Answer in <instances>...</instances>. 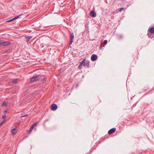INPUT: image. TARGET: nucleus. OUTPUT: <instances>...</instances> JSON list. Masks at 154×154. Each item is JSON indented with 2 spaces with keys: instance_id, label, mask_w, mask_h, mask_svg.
<instances>
[{
  "instance_id": "nucleus-4",
  "label": "nucleus",
  "mask_w": 154,
  "mask_h": 154,
  "mask_svg": "<svg viewBox=\"0 0 154 154\" xmlns=\"http://www.w3.org/2000/svg\"><path fill=\"white\" fill-rule=\"evenodd\" d=\"M57 108V105L55 104H53L51 106V109L52 110H55Z\"/></svg>"
},
{
  "instance_id": "nucleus-10",
  "label": "nucleus",
  "mask_w": 154,
  "mask_h": 154,
  "mask_svg": "<svg viewBox=\"0 0 154 154\" xmlns=\"http://www.w3.org/2000/svg\"><path fill=\"white\" fill-rule=\"evenodd\" d=\"M35 126V125H32V126L30 127L29 130L28 131V133H30L32 132V129H33Z\"/></svg>"
},
{
  "instance_id": "nucleus-12",
  "label": "nucleus",
  "mask_w": 154,
  "mask_h": 154,
  "mask_svg": "<svg viewBox=\"0 0 154 154\" xmlns=\"http://www.w3.org/2000/svg\"><path fill=\"white\" fill-rule=\"evenodd\" d=\"M150 32L151 33H153L154 32V27H151L150 28L149 30Z\"/></svg>"
},
{
  "instance_id": "nucleus-9",
  "label": "nucleus",
  "mask_w": 154,
  "mask_h": 154,
  "mask_svg": "<svg viewBox=\"0 0 154 154\" xmlns=\"http://www.w3.org/2000/svg\"><path fill=\"white\" fill-rule=\"evenodd\" d=\"M17 132V130L16 128H14L11 131V132L12 134L14 135Z\"/></svg>"
},
{
  "instance_id": "nucleus-18",
  "label": "nucleus",
  "mask_w": 154,
  "mask_h": 154,
  "mask_svg": "<svg viewBox=\"0 0 154 154\" xmlns=\"http://www.w3.org/2000/svg\"><path fill=\"white\" fill-rule=\"evenodd\" d=\"M107 41L106 40H105L103 42V43L104 45H106L107 43Z\"/></svg>"
},
{
  "instance_id": "nucleus-25",
  "label": "nucleus",
  "mask_w": 154,
  "mask_h": 154,
  "mask_svg": "<svg viewBox=\"0 0 154 154\" xmlns=\"http://www.w3.org/2000/svg\"><path fill=\"white\" fill-rule=\"evenodd\" d=\"M2 123H1L0 124V126L1 125V124H2Z\"/></svg>"
},
{
  "instance_id": "nucleus-21",
  "label": "nucleus",
  "mask_w": 154,
  "mask_h": 154,
  "mask_svg": "<svg viewBox=\"0 0 154 154\" xmlns=\"http://www.w3.org/2000/svg\"><path fill=\"white\" fill-rule=\"evenodd\" d=\"M2 41H0V45L2 46Z\"/></svg>"
},
{
  "instance_id": "nucleus-11",
  "label": "nucleus",
  "mask_w": 154,
  "mask_h": 154,
  "mask_svg": "<svg viewBox=\"0 0 154 154\" xmlns=\"http://www.w3.org/2000/svg\"><path fill=\"white\" fill-rule=\"evenodd\" d=\"M32 37V36H28L26 37V39L27 42H28L30 39Z\"/></svg>"
},
{
  "instance_id": "nucleus-23",
  "label": "nucleus",
  "mask_w": 154,
  "mask_h": 154,
  "mask_svg": "<svg viewBox=\"0 0 154 154\" xmlns=\"http://www.w3.org/2000/svg\"><path fill=\"white\" fill-rule=\"evenodd\" d=\"M37 124V123H35V124H34V125H35V126Z\"/></svg>"
},
{
  "instance_id": "nucleus-7",
  "label": "nucleus",
  "mask_w": 154,
  "mask_h": 154,
  "mask_svg": "<svg viewBox=\"0 0 154 154\" xmlns=\"http://www.w3.org/2000/svg\"><path fill=\"white\" fill-rule=\"evenodd\" d=\"M90 16L93 17H95L96 16V14L94 11H91L90 13Z\"/></svg>"
},
{
  "instance_id": "nucleus-3",
  "label": "nucleus",
  "mask_w": 154,
  "mask_h": 154,
  "mask_svg": "<svg viewBox=\"0 0 154 154\" xmlns=\"http://www.w3.org/2000/svg\"><path fill=\"white\" fill-rule=\"evenodd\" d=\"M70 42L69 43V44L70 45H71L72 44V43L73 42V40L74 38V34L73 33H72L70 35Z\"/></svg>"
},
{
  "instance_id": "nucleus-8",
  "label": "nucleus",
  "mask_w": 154,
  "mask_h": 154,
  "mask_svg": "<svg viewBox=\"0 0 154 154\" xmlns=\"http://www.w3.org/2000/svg\"><path fill=\"white\" fill-rule=\"evenodd\" d=\"M10 43V42H3L2 41V46H7L9 45Z\"/></svg>"
},
{
  "instance_id": "nucleus-1",
  "label": "nucleus",
  "mask_w": 154,
  "mask_h": 154,
  "mask_svg": "<svg viewBox=\"0 0 154 154\" xmlns=\"http://www.w3.org/2000/svg\"><path fill=\"white\" fill-rule=\"evenodd\" d=\"M81 64L84 66L88 67L89 66L90 62L89 61L84 59L81 62Z\"/></svg>"
},
{
  "instance_id": "nucleus-14",
  "label": "nucleus",
  "mask_w": 154,
  "mask_h": 154,
  "mask_svg": "<svg viewBox=\"0 0 154 154\" xmlns=\"http://www.w3.org/2000/svg\"><path fill=\"white\" fill-rule=\"evenodd\" d=\"M7 103L5 102H4L2 105V106H7Z\"/></svg>"
},
{
  "instance_id": "nucleus-17",
  "label": "nucleus",
  "mask_w": 154,
  "mask_h": 154,
  "mask_svg": "<svg viewBox=\"0 0 154 154\" xmlns=\"http://www.w3.org/2000/svg\"><path fill=\"white\" fill-rule=\"evenodd\" d=\"M13 20H14L13 19V18L12 19H11V20H7V22H11Z\"/></svg>"
},
{
  "instance_id": "nucleus-24",
  "label": "nucleus",
  "mask_w": 154,
  "mask_h": 154,
  "mask_svg": "<svg viewBox=\"0 0 154 154\" xmlns=\"http://www.w3.org/2000/svg\"><path fill=\"white\" fill-rule=\"evenodd\" d=\"M27 115H25L24 116H23V117H25V116H27Z\"/></svg>"
},
{
  "instance_id": "nucleus-15",
  "label": "nucleus",
  "mask_w": 154,
  "mask_h": 154,
  "mask_svg": "<svg viewBox=\"0 0 154 154\" xmlns=\"http://www.w3.org/2000/svg\"><path fill=\"white\" fill-rule=\"evenodd\" d=\"M18 80L17 79H16L15 80H13L12 81V83H17L18 82V81H17Z\"/></svg>"
},
{
  "instance_id": "nucleus-2",
  "label": "nucleus",
  "mask_w": 154,
  "mask_h": 154,
  "mask_svg": "<svg viewBox=\"0 0 154 154\" xmlns=\"http://www.w3.org/2000/svg\"><path fill=\"white\" fill-rule=\"evenodd\" d=\"M40 76L39 75H37L36 76H34L32 77L30 80L31 82H34L38 79H40Z\"/></svg>"
},
{
  "instance_id": "nucleus-22",
  "label": "nucleus",
  "mask_w": 154,
  "mask_h": 154,
  "mask_svg": "<svg viewBox=\"0 0 154 154\" xmlns=\"http://www.w3.org/2000/svg\"><path fill=\"white\" fill-rule=\"evenodd\" d=\"M7 112V110H5L4 111V112L5 113H6V112Z\"/></svg>"
},
{
  "instance_id": "nucleus-5",
  "label": "nucleus",
  "mask_w": 154,
  "mask_h": 154,
  "mask_svg": "<svg viewBox=\"0 0 154 154\" xmlns=\"http://www.w3.org/2000/svg\"><path fill=\"white\" fill-rule=\"evenodd\" d=\"M97 56L95 54H93L91 57V60L92 61H94L97 60Z\"/></svg>"
},
{
  "instance_id": "nucleus-19",
  "label": "nucleus",
  "mask_w": 154,
  "mask_h": 154,
  "mask_svg": "<svg viewBox=\"0 0 154 154\" xmlns=\"http://www.w3.org/2000/svg\"><path fill=\"white\" fill-rule=\"evenodd\" d=\"M124 9V8H122L119 9V11H121Z\"/></svg>"
},
{
  "instance_id": "nucleus-13",
  "label": "nucleus",
  "mask_w": 154,
  "mask_h": 154,
  "mask_svg": "<svg viewBox=\"0 0 154 154\" xmlns=\"http://www.w3.org/2000/svg\"><path fill=\"white\" fill-rule=\"evenodd\" d=\"M22 15V14H20L19 15H18V16H16L15 17L13 18V19L14 20H15V19H18V18H19Z\"/></svg>"
},
{
  "instance_id": "nucleus-6",
  "label": "nucleus",
  "mask_w": 154,
  "mask_h": 154,
  "mask_svg": "<svg viewBox=\"0 0 154 154\" xmlns=\"http://www.w3.org/2000/svg\"><path fill=\"white\" fill-rule=\"evenodd\" d=\"M116 130V128H112L109 130L108 132V133L109 134H111L114 133Z\"/></svg>"
},
{
  "instance_id": "nucleus-16",
  "label": "nucleus",
  "mask_w": 154,
  "mask_h": 154,
  "mask_svg": "<svg viewBox=\"0 0 154 154\" xmlns=\"http://www.w3.org/2000/svg\"><path fill=\"white\" fill-rule=\"evenodd\" d=\"M82 64H81V62L80 63L78 67L79 69H81L82 67Z\"/></svg>"
},
{
  "instance_id": "nucleus-20",
  "label": "nucleus",
  "mask_w": 154,
  "mask_h": 154,
  "mask_svg": "<svg viewBox=\"0 0 154 154\" xmlns=\"http://www.w3.org/2000/svg\"><path fill=\"white\" fill-rule=\"evenodd\" d=\"M6 117V115H3L2 117V119H4Z\"/></svg>"
}]
</instances>
